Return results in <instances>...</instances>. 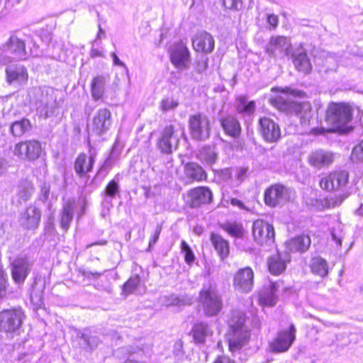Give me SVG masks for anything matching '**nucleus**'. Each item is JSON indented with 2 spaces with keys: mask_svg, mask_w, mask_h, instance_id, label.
I'll return each mask as SVG.
<instances>
[{
  "mask_svg": "<svg viewBox=\"0 0 363 363\" xmlns=\"http://www.w3.org/2000/svg\"><path fill=\"white\" fill-rule=\"evenodd\" d=\"M293 64L296 69L304 74H308L313 69L312 64L305 51L293 55Z\"/></svg>",
  "mask_w": 363,
  "mask_h": 363,
  "instance_id": "473e14b6",
  "label": "nucleus"
},
{
  "mask_svg": "<svg viewBox=\"0 0 363 363\" xmlns=\"http://www.w3.org/2000/svg\"><path fill=\"white\" fill-rule=\"evenodd\" d=\"M271 91H281L285 93V94H290L294 96L304 98L307 96L306 93L302 90L293 89L289 87H278L274 86L271 89Z\"/></svg>",
  "mask_w": 363,
  "mask_h": 363,
  "instance_id": "37998d69",
  "label": "nucleus"
},
{
  "mask_svg": "<svg viewBox=\"0 0 363 363\" xmlns=\"http://www.w3.org/2000/svg\"><path fill=\"white\" fill-rule=\"evenodd\" d=\"M314 114L315 111L309 101H294L289 115L295 116L301 126H308Z\"/></svg>",
  "mask_w": 363,
  "mask_h": 363,
  "instance_id": "2eb2a0df",
  "label": "nucleus"
},
{
  "mask_svg": "<svg viewBox=\"0 0 363 363\" xmlns=\"http://www.w3.org/2000/svg\"><path fill=\"white\" fill-rule=\"evenodd\" d=\"M90 55L92 57H97L103 56L102 52L99 50L98 49H92L90 52Z\"/></svg>",
  "mask_w": 363,
  "mask_h": 363,
  "instance_id": "bf43d9fd",
  "label": "nucleus"
},
{
  "mask_svg": "<svg viewBox=\"0 0 363 363\" xmlns=\"http://www.w3.org/2000/svg\"><path fill=\"white\" fill-rule=\"evenodd\" d=\"M105 77L102 75L94 77L90 84L91 94L94 101L103 99L105 93Z\"/></svg>",
  "mask_w": 363,
  "mask_h": 363,
  "instance_id": "f704fd0d",
  "label": "nucleus"
},
{
  "mask_svg": "<svg viewBox=\"0 0 363 363\" xmlns=\"http://www.w3.org/2000/svg\"><path fill=\"white\" fill-rule=\"evenodd\" d=\"M9 286V283L7 274L5 271L0 267V300L6 296Z\"/></svg>",
  "mask_w": 363,
  "mask_h": 363,
  "instance_id": "c03bdc74",
  "label": "nucleus"
},
{
  "mask_svg": "<svg viewBox=\"0 0 363 363\" xmlns=\"http://www.w3.org/2000/svg\"><path fill=\"white\" fill-rule=\"evenodd\" d=\"M232 323L228 332L227 342L228 350L234 353L240 350L250 340V331L245 328L246 316L243 313H238L232 317Z\"/></svg>",
  "mask_w": 363,
  "mask_h": 363,
  "instance_id": "7ed1b4c3",
  "label": "nucleus"
},
{
  "mask_svg": "<svg viewBox=\"0 0 363 363\" xmlns=\"http://www.w3.org/2000/svg\"><path fill=\"white\" fill-rule=\"evenodd\" d=\"M191 45L196 52L210 53L215 46L213 37L205 30L197 32L191 39Z\"/></svg>",
  "mask_w": 363,
  "mask_h": 363,
  "instance_id": "aec40b11",
  "label": "nucleus"
},
{
  "mask_svg": "<svg viewBox=\"0 0 363 363\" xmlns=\"http://www.w3.org/2000/svg\"><path fill=\"white\" fill-rule=\"evenodd\" d=\"M353 108L347 102H330L325 111L324 118L320 126L313 128L311 133L315 135L326 133H348L353 130L350 124L353 118Z\"/></svg>",
  "mask_w": 363,
  "mask_h": 363,
  "instance_id": "f257e3e1",
  "label": "nucleus"
},
{
  "mask_svg": "<svg viewBox=\"0 0 363 363\" xmlns=\"http://www.w3.org/2000/svg\"><path fill=\"white\" fill-rule=\"evenodd\" d=\"M185 177L191 182H202L208 179L206 170L197 162H189L184 164Z\"/></svg>",
  "mask_w": 363,
  "mask_h": 363,
  "instance_id": "c85d7f7f",
  "label": "nucleus"
},
{
  "mask_svg": "<svg viewBox=\"0 0 363 363\" xmlns=\"http://www.w3.org/2000/svg\"><path fill=\"white\" fill-rule=\"evenodd\" d=\"M25 314L21 307H12L0 311V332L14 333L21 327Z\"/></svg>",
  "mask_w": 363,
  "mask_h": 363,
  "instance_id": "0eeeda50",
  "label": "nucleus"
},
{
  "mask_svg": "<svg viewBox=\"0 0 363 363\" xmlns=\"http://www.w3.org/2000/svg\"><path fill=\"white\" fill-rule=\"evenodd\" d=\"M252 231L253 239L259 245L269 246L274 243L275 230L270 223L257 219L252 223Z\"/></svg>",
  "mask_w": 363,
  "mask_h": 363,
  "instance_id": "9b49d317",
  "label": "nucleus"
},
{
  "mask_svg": "<svg viewBox=\"0 0 363 363\" xmlns=\"http://www.w3.org/2000/svg\"><path fill=\"white\" fill-rule=\"evenodd\" d=\"M334 161L335 154L323 149L314 150L307 157L309 165L316 169L328 168L333 164Z\"/></svg>",
  "mask_w": 363,
  "mask_h": 363,
  "instance_id": "f3484780",
  "label": "nucleus"
},
{
  "mask_svg": "<svg viewBox=\"0 0 363 363\" xmlns=\"http://www.w3.org/2000/svg\"><path fill=\"white\" fill-rule=\"evenodd\" d=\"M220 125L225 135L237 139L241 136L242 126L239 120L232 114H228L219 118Z\"/></svg>",
  "mask_w": 363,
  "mask_h": 363,
  "instance_id": "393cba45",
  "label": "nucleus"
},
{
  "mask_svg": "<svg viewBox=\"0 0 363 363\" xmlns=\"http://www.w3.org/2000/svg\"><path fill=\"white\" fill-rule=\"evenodd\" d=\"M113 123L112 114L107 108L96 111L92 118V130L96 135H102L107 133Z\"/></svg>",
  "mask_w": 363,
  "mask_h": 363,
  "instance_id": "dca6fc26",
  "label": "nucleus"
},
{
  "mask_svg": "<svg viewBox=\"0 0 363 363\" xmlns=\"http://www.w3.org/2000/svg\"><path fill=\"white\" fill-rule=\"evenodd\" d=\"M235 112L242 116H251L256 111V102L249 100L248 96L240 94L235 98L233 104Z\"/></svg>",
  "mask_w": 363,
  "mask_h": 363,
  "instance_id": "a878e982",
  "label": "nucleus"
},
{
  "mask_svg": "<svg viewBox=\"0 0 363 363\" xmlns=\"http://www.w3.org/2000/svg\"><path fill=\"white\" fill-rule=\"evenodd\" d=\"M212 363H235V360L225 354L217 355Z\"/></svg>",
  "mask_w": 363,
  "mask_h": 363,
  "instance_id": "603ef678",
  "label": "nucleus"
},
{
  "mask_svg": "<svg viewBox=\"0 0 363 363\" xmlns=\"http://www.w3.org/2000/svg\"><path fill=\"white\" fill-rule=\"evenodd\" d=\"M4 47L9 54L19 60H26L30 57L26 48V41L16 35H11Z\"/></svg>",
  "mask_w": 363,
  "mask_h": 363,
  "instance_id": "412c9836",
  "label": "nucleus"
},
{
  "mask_svg": "<svg viewBox=\"0 0 363 363\" xmlns=\"http://www.w3.org/2000/svg\"><path fill=\"white\" fill-rule=\"evenodd\" d=\"M290 259L279 252L269 256L267 261V267L269 272L275 277L282 274L286 269Z\"/></svg>",
  "mask_w": 363,
  "mask_h": 363,
  "instance_id": "cd10ccee",
  "label": "nucleus"
},
{
  "mask_svg": "<svg viewBox=\"0 0 363 363\" xmlns=\"http://www.w3.org/2000/svg\"><path fill=\"white\" fill-rule=\"evenodd\" d=\"M213 194L207 186H198L189 189L184 197L185 205L190 208H199L213 202Z\"/></svg>",
  "mask_w": 363,
  "mask_h": 363,
  "instance_id": "9d476101",
  "label": "nucleus"
},
{
  "mask_svg": "<svg viewBox=\"0 0 363 363\" xmlns=\"http://www.w3.org/2000/svg\"><path fill=\"white\" fill-rule=\"evenodd\" d=\"M94 163V155H88L84 152H81L74 162V169L79 177L87 180L90 177V173L93 172Z\"/></svg>",
  "mask_w": 363,
  "mask_h": 363,
  "instance_id": "a211bd4d",
  "label": "nucleus"
},
{
  "mask_svg": "<svg viewBox=\"0 0 363 363\" xmlns=\"http://www.w3.org/2000/svg\"><path fill=\"white\" fill-rule=\"evenodd\" d=\"M292 45L289 38L283 35L270 38L266 51L274 56L276 55H288L291 51Z\"/></svg>",
  "mask_w": 363,
  "mask_h": 363,
  "instance_id": "5701e85b",
  "label": "nucleus"
},
{
  "mask_svg": "<svg viewBox=\"0 0 363 363\" xmlns=\"http://www.w3.org/2000/svg\"><path fill=\"white\" fill-rule=\"evenodd\" d=\"M263 201L267 206L273 208L286 203L294 202L295 197L286 186L275 183L264 190Z\"/></svg>",
  "mask_w": 363,
  "mask_h": 363,
  "instance_id": "39448f33",
  "label": "nucleus"
},
{
  "mask_svg": "<svg viewBox=\"0 0 363 363\" xmlns=\"http://www.w3.org/2000/svg\"><path fill=\"white\" fill-rule=\"evenodd\" d=\"M13 152L21 160L33 162L40 157L43 147L38 140L33 138L15 144Z\"/></svg>",
  "mask_w": 363,
  "mask_h": 363,
  "instance_id": "6e6552de",
  "label": "nucleus"
},
{
  "mask_svg": "<svg viewBox=\"0 0 363 363\" xmlns=\"http://www.w3.org/2000/svg\"><path fill=\"white\" fill-rule=\"evenodd\" d=\"M175 133V128L173 125H169L164 127L161 132L160 136L157 140V145L158 149L163 154H171L172 146L171 139Z\"/></svg>",
  "mask_w": 363,
  "mask_h": 363,
  "instance_id": "7c9ffc66",
  "label": "nucleus"
},
{
  "mask_svg": "<svg viewBox=\"0 0 363 363\" xmlns=\"http://www.w3.org/2000/svg\"><path fill=\"white\" fill-rule=\"evenodd\" d=\"M140 281L141 279L139 274L130 276L122 286L123 295L126 296L133 293L138 289L140 284Z\"/></svg>",
  "mask_w": 363,
  "mask_h": 363,
  "instance_id": "ea45409f",
  "label": "nucleus"
},
{
  "mask_svg": "<svg viewBox=\"0 0 363 363\" xmlns=\"http://www.w3.org/2000/svg\"><path fill=\"white\" fill-rule=\"evenodd\" d=\"M188 127L189 134L193 140L202 141L210 137V120L202 113L191 114L188 119Z\"/></svg>",
  "mask_w": 363,
  "mask_h": 363,
  "instance_id": "1a4fd4ad",
  "label": "nucleus"
},
{
  "mask_svg": "<svg viewBox=\"0 0 363 363\" xmlns=\"http://www.w3.org/2000/svg\"><path fill=\"white\" fill-rule=\"evenodd\" d=\"M162 224H158L155 230V232L153 234L150 236L149 240V248L152 247L155 245V243L157 242L159 237L160 235V233L162 232Z\"/></svg>",
  "mask_w": 363,
  "mask_h": 363,
  "instance_id": "8fccbe9b",
  "label": "nucleus"
},
{
  "mask_svg": "<svg viewBox=\"0 0 363 363\" xmlns=\"http://www.w3.org/2000/svg\"><path fill=\"white\" fill-rule=\"evenodd\" d=\"M277 283L272 281L269 286L264 287L258 294V303L263 307H274L278 297L276 294Z\"/></svg>",
  "mask_w": 363,
  "mask_h": 363,
  "instance_id": "c756f323",
  "label": "nucleus"
},
{
  "mask_svg": "<svg viewBox=\"0 0 363 363\" xmlns=\"http://www.w3.org/2000/svg\"><path fill=\"white\" fill-rule=\"evenodd\" d=\"M219 227L232 238L242 239L245 237V230L240 222L228 221L220 224Z\"/></svg>",
  "mask_w": 363,
  "mask_h": 363,
  "instance_id": "72a5a7b5",
  "label": "nucleus"
},
{
  "mask_svg": "<svg viewBox=\"0 0 363 363\" xmlns=\"http://www.w3.org/2000/svg\"><path fill=\"white\" fill-rule=\"evenodd\" d=\"M31 269V264L26 257H18L11 263V275L14 283L22 284Z\"/></svg>",
  "mask_w": 363,
  "mask_h": 363,
  "instance_id": "6ab92c4d",
  "label": "nucleus"
},
{
  "mask_svg": "<svg viewBox=\"0 0 363 363\" xmlns=\"http://www.w3.org/2000/svg\"><path fill=\"white\" fill-rule=\"evenodd\" d=\"M41 221V211L35 206H28L21 214V225L28 230H36Z\"/></svg>",
  "mask_w": 363,
  "mask_h": 363,
  "instance_id": "b1692460",
  "label": "nucleus"
},
{
  "mask_svg": "<svg viewBox=\"0 0 363 363\" xmlns=\"http://www.w3.org/2000/svg\"><path fill=\"white\" fill-rule=\"evenodd\" d=\"M255 274L250 267L238 269L233 277V286L242 294L250 292L254 287Z\"/></svg>",
  "mask_w": 363,
  "mask_h": 363,
  "instance_id": "4468645a",
  "label": "nucleus"
},
{
  "mask_svg": "<svg viewBox=\"0 0 363 363\" xmlns=\"http://www.w3.org/2000/svg\"><path fill=\"white\" fill-rule=\"evenodd\" d=\"M247 177V170L245 168L241 167L237 170L235 178L239 183L243 182Z\"/></svg>",
  "mask_w": 363,
  "mask_h": 363,
  "instance_id": "864d4df0",
  "label": "nucleus"
},
{
  "mask_svg": "<svg viewBox=\"0 0 363 363\" xmlns=\"http://www.w3.org/2000/svg\"><path fill=\"white\" fill-rule=\"evenodd\" d=\"M73 213L70 207L64 208L60 219V224L65 230H67L72 220Z\"/></svg>",
  "mask_w": 363,
  "mask_h": 363,
  "instance_id": "79ce46f5",
  "label": "nucleus"
},
{
  "mask_svg": "<svg viewBox=\"0 0 363 363\" xmlns=\"http://www.w3.org/2000/svg\"><path fill=\"white\" fill-rule=\"evenodd\" d=\"M318 186L323 191L334 193L323 200V205L327 208L340 206L352 194L350 172L346 169H333L323 174L319 179Z\"/></svg>",
  "mask_w": 363,
  "mask_h": 363,
  "instance_id": "f03ea898",
  "label": "nucleus"
},
{
  "mask_svg": "<svg viewBox=\"0 0 363 363\" xmlns=\"http://www.w3.org/2000/svg\"><path fill=\"white\" fill-rule=\"evenodd\" d=\"M209 240L213 250L220 261L226 260L230 255V243L220 233L212 231L209 234Z\"/></svg>",
  "mask_w": 363,
  "mask_h": 363,
  "instance_id": "4be33fe9",
  "label": "nucleus"
},
{
  "mask_svg": "<svg viewBox=\"0 0 363 363\" xmlns=\"http://www.w3.org/2000/svg\"><path fill=\"white\" fill-rule=\"evenodd\" d=\"M198 301L201 304L204 316L207 318L218 315L223 308L222 297L212 284L203 286L199 293Z\"/></svg>",
  "mask_w": 363,
  "mask_h": 363,
  "instance_id": "20e7f679",
  "label": "nucleus"
},
{
  "mask_svg": "<svg viewBox=\"0 0 363 363\" xmlns=\"http://www.w3.org/2000/svg\"><path fill=\"white\" fill-rule=\"evenodd\" d=\"M111 56L113 57V64L115 65H118V66H124V64L123 62H122L119 58L118 57L117 55L115 53V52H113L111 54Z\"/></svg>",
  "mask_w": 363,
  "mask_h": 363,
  "instance_id": "13d9d810",
  "label": "nucleus"
},
{
  "mask_svg": "<svg viewBox=\"0 0 363 363\" xmlns=\"http://www.w3.org/2000/svg\"><path fill=\"white\" fill-rule=\"evenodd\" d=\"M191 334L195 343H204L207 335L206 325L203 323L194 324L191 330Z\"/></svg>",
  "mask_w": 363,
  "mask_h": 363,
  "instance_id": "58836bf2",
  "label": "nucleus"
},
{
  "mask_svg": "<svg viewBox=\"0 0 363 363\" xmlns=\"http://www.w3.org/2000/svg\"><path fill=\"white\" fill-rule=\"evenodd\" d=\"M218 174L223 179L228 180L232 178V172L230 168H225L220 169L218 172Z\"/></svg>",
  "mask_w": 363,
  "mask_h": 363,
  "instance_id": "5fc2aeb1",
  "label": "nucleus"
},
{
  "mask_svg": "<svg viewBox=\"0 0 363 363\" xmlns=\"http://www.w3.org/2000/svg\"><path fill=\"white\" fill-rule=\"evenodd\" d=\"M6 79L9 84H25L28 80V72L24 65L11 64L6 67Z\"/></svg>",
  "mask_w": 363,
  "mask_h": 363,
  "instance_id": "bb28decb",
  "label": "nucleus"
},
{
  "mask_svg": "<svg viewBox=\"0 0 363 363\" xmlns=\"http://www.w3.org/2000/svg\"><path fill=\"white\" fill-rule=\"evenodd\" d=\"M107 243V241L106 240H101V241H99L97 242H96L95 244L96 245H106Z\"/></svg>",
  "mask_w": 363,
  "mask_h": 363,
  "instance_id": "052dcab7",
  "label": "nucleus"
},
{
  "mask_svg": "<svg viewBox=\"0 0 363 363\" xmlns=\"http://www.w3.org/2000/svg\"><path fill=\"white\" fill-rule=\"evenodd\" d=\"M351 157L356 162L363 161V140L354 147Z\"/></svg>",
  "mask_w": 363,
  "mask_h": 363,
  "instance_id": "a18cd8bd",
  "label": "nucleus"
},
{
  "mask_svg": "<svg viewBox=\"0 0 363 363\" xmlns=\"http://www.w3.org/2000/svg\"><path fill=\"white\" fill-rule=\"evenodd\" d=\"M293 249L297 252H304L307 251L311 246V238L308 235H299L294 238L291 241Z\"/></svg>",
  "mask_w": 363,
  "mask_h": 363,
  "instance_id": "4c0bfd02",
  "label": "nucleus"
},
{
  "mask_svg": "<svg viewBox=\"0 0 363 363\" xmlns=\"http://www.w3.org/2000/svg\"><path fill=\"white\" fill-rule=\"evenodd\" d=\"M179 105V103L172 99H164L160 101V108L163 111H168L174 109Z\"/></svg>",
  "mask_w": 363,
  "mask_h": 363,
  "instance_id": "49530a36",
  "label": "nucleus"
},
{
  "mask_svg": "<svg viewBox=\"0 0 363 363\" xmlns=\"http://www.w3.org/2000/svg\"><path fill=\"white\" fill-rule=\"evenodd\" d=\"M118 191V184L114 179L111 180L106 185L104 190V195L114 197Z\"/></svg>",
  "mask_w": 363,
  "mask_h": 363,
  "instance_id": "de8ad7c7",
  "label": "nucleus"
},
{
  "mask_svg": "<svg viewBox=\"0 0 363 363\" xmlns=\"http://www.w3.org/2000/svg\"><path fill=\"white\" fill-rule=\"evenodd\" d=\"M258 130L261 138L267 143H277L281 138L280 125L268 116L259 118Z\"/></svg>",
  "mask_w": 363,
  "mask_h": 363,
  "instance_id": "f8f14e48",
  "label": "nucleus"
},
{
  "mask_svg": "<svg viewBox=\"0 0 363 363\" xmlns=\"http://www.w3.org/2000/svg\"><path fill=\"white\" fill-rule=\"evenodd\" d=\"M169 59L178 69H186L190 67L191 54L186 43L182 39L174 42L167 49Z\"/></svg>",
  "mask_w": 363,
  "mask_h": 363,
  "instance_id": "423d86ee",
  "label": "nucleus"
},
{
  "mask_svg": "<svg viewBox=\"0 0 363 363\" xmlns=\"http://www.w3.org/2000/svg\"><path fill=\"white\" fill-rule=\"evenodd\" d=\"M242 0H223V5L226 9L238 10L241 7Z\"/></svg>",
  "mask_w": 363,
  "mask_h": 363,
  "instance_id": "09e8293b",
  "label": "nucleus"
},
{
  "mask_svg": "<svg viewBox=\"0 0 363 363\" xmlns=\"http://www.w3.org/2000/svg\"><path fill=\"white\" fill-rule=\"evenodd\" d=\"M309 267L311 272L315 276L325 277L328 274V263L320 256L312 257Z\"/></svg>",
  "mask_w": 363,
  "mask_h": 363,
  "instance_id": "e433bc0d",
  "label": "nucleus"
},
{
  "mask_svg": "<svg viewBox=\"0 0 363 363\" xmlns=\"http://www.w3.org/2000/svg\"><path fill=\"white\" fill-rule=\"evenodd\" d=\"M296 338V328L291 325L287 330L277 333V335L269 343L272 352L282 353L286 352Z\"/></svg>",
  "mask_w": 363,
  "mask_h": 363,
  "instance_id": "ddd939ff",
  "label": "nucleus"
},
{
  "mask_svg": "<svg viewBox=\"0 0 363 363\" xmlns=\"http://www.w3.org/2000/svg\"><path fill=\"white\" fill-rule=\"evenodd\" d=\"M230 203L233 206H238L240 208H242V209L245 208L244 203L242 201H240L236 198L230 199Z\"/></svg>",
  "mask_w": 363,
  "mask_h": 363,
  "instance_id": "6e6d98bb",
  "label": "nucleus"
},
{
  "mask_svg": "<svg viewBox=\"0 0 363 363\" xmlns=\"http://www.w3.org/2000/svg\"><path fill=\"white\" fill-rule=\"evenodd\" d=\"M274 95L271 96L269 102L278 111L289 115L294 101L286 99L283 94L284 92L272 91Z\"/></svg>",
  "mask_w": 363,
  "mask_h": 363,
  "instance_id": "2f4dec72",
  "label": "nucleus"
},
{
  "mask_svg": "<svg viewBox=\"0 0 363 363\" xmlns=\"http://www.w3.org/2000/svg\"><path fill=\"white\" fill-rule=\"evenodd\" d=\"M81 274L84 276V277H86V276H91L93 277H99L101 275V273L100 272H87L84 270H82L81 271Z\"/></svg>",
  "mask_w": 363,
  "mask_h": 363,
  "instance_id": "4d7b16f0",
  "label": "nucleus"
},
{
  "mask_svg": "<svg viewBox=\"0 0 363 363\" xmlns=\"http://www.w3.org/2000/svg\"><path fill=\"white\" fill-rule=\"evenodd\" d=\"M181 252L184 254L185 262L191 266L194 262L196 257L193 250L185 240L181 242Z\"/></svg>",
  "mask_w": 363,
  "mask_h": 363,
  "instance_id": "a19ab883",
  "label": "nucleus"
},
{
  "mask_svg": "<svg viewBox=\"0 0 363 363\" xmlns=\"http://www.w3.org/2000/svg\"><path fill=\"white\" fill-rule=\"evenodd\" d=\"M33 128L30 121L23 118L16 121L11 124L10 132L15 138H21L26 133L29 132Z\"/></svg>",
  "mask_w": 363,
  "mask_h": 363,
  "instance_id": "c9c22d12",
  "label": "nucleus"
},
{
  "mask_svg": "<svg viewBox=\"0 0 363 363\" xmlns=\"http://www.w3.org/2000/svg\"><path fill=\"white\" fill-rule=\"evenodd\" d=\"M266 20L270 29L275 30L278 27L279 19L277 15L274 13L267 14Z\"/></svg>",
  "mask_w": 363,
  "mask_h": 363,
  "instance_id": "3c124183",
  "label": "nucleus"
}]
</instances>
